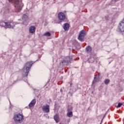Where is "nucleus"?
Returning a JSON list of instances; mask_svg holds the SVG:
<instances>
[{"label": "nucleus", "instance_id": "1", "mask_svg": "<svg viewBox=\"0 0 124 124\" xmlns=\"http://www.w3.org/2000/svg\"><path fill=\"white\" fill-rule=\"evenodd\" d=\"M10 2L14 3L16 8V12H20L24 6V4L19 0H8Z\"/></svg>", "mask_w": 124, "mask_h": 124}, {"label": "nucleus", "instance_id": "2", "mask_svg": "<svg viewBox=\"0 0 124 124\" xmlns=\"http://www.w3.org/2000/svg\"><path fill=\"white\" fill-rule=\"evenodd\" d=\"M32 64H33V62L31 61L27 62L25 63V66H24V68L26 69V77H28V74L30 72L31 70V66H32Z\"/></svg>", "mask_w": 124, "mask_h": 124}, {"label": "nucleus", "instance_id": "3", "mask_svg": "<svg viewBox=\"0 0 124 124\" xmlns=\"http://www.w3.org/2000/svg\"><path fill=\"white\" fill-rule=\"evenodd\" d=\"M14 120L17 123H23L24 122V115L20 113L16 114L15 115Z\"/></svg>", "mask_w": 124, "mask_h": 124}, {"label": "nucleus", "instance_id": "4", "mask_svg": "<svg viewBox=\"0 0 124 124\" xmlns=\"http://www.w3.org/2000/svg\"><path fill=\"white\" fill-rule=\"evenodd\" d=\"M86 33L84 30L80 31L78 37V40H80V41H83V39H84V38L86 36Z\"/></svg>", "mask_w": 124, "mask_h": 124}, {"label": "nucleus", "instance_id": "5", "mask_svg": "<svg viewBox=\"0 0 124 124\" xmlns=\"http://www.w3.org/2000/svg\"><path fill=\"white\" fill-rule=\"evenodd\" d=\"M58 19L60 21H64L66 19V16L63 12H60L58 14Z\"/></svg>", "mask_w": 124, "mask_h": 124}, {"label": "nucleus", "instance_id": "6", "mask_svg": "<svg viewBox=\"0 0 124 124\" xmlns=\"http://www.w3.org/2000/svg\"><path fill=\"white\" fill-rule=\"evenodd\" d=\"M118 29L120 31H124V18L121 21V22L119 23V25L118 26Z\"/></svg>", "mask_w": 124, "mask_h": 124}, {"label": "nucleus", "instance_id": "7", "mask_svg": "<svg viewBox=\"0 0 124 124\" xmlns=\"http://www.w3.org/2000/svg\"><path fill=\"white\" fill-rule=\"evenodd\" d=\"M42 110L45 113H49L50 112V106L46 105L42 107Z\"/></svg>", "mask_w": 124, "mask_h": 124}, {"label": "nucleus", "instance_id": "8", "mask_svg": "<svg viewBox=\"0 0 124 124\" xmlns=\"http://www.w3.org/2000/svg\"><path fill=\"white\" fill-rule=\"evenodd\" d=\"M13 22H6V25L5 26V28L6 29H11V28H13L14 27V25H13Z\"/></svg>", "mask_w": 124, "mask_h": 124}, {"label": "nucleus", "instance_id": "9", "mask_svg": "<svg viewBox=\"0 0 124 124\" xmlns=\"http://www.w3.org/2000/svg\"><path fill=\"white\" fill-rule=\"evenodd\" d=\"M35 30H36L35 27L31 26L29 28V32L30 33H34V32H35Z\"/></svg>", "mask_w": 124, "mask_h": 124}, {"label": "nucleus", "instance_id": "10", "mask_svg": "<svg viewBox=\"0 0 124 124\" xmlns=\"http://www.w3.org/2000/svg\"><path fill=\"white\" fill-rule=\"evenodd\" d=\"M36 104V100L35 99H33L31 103L29 105V107L30 108H31V107H33L34 105Z\"/></svg>", "mask_w": 124, "mask_h": 124}, {"label": "nucleus", "instance_id": "11", "mask_svg": "<svg viewBox=\"0 0 124 124\" xmlns=\"http://www.w3.org/2000/svg\"><path fill=\"white\" fill-rule=\"evenodd\" d=\"M72 110V108H69V107H68V113H67V117H69V118H71V117H72L73 116V113L72 111H70Z\"/></svg>", "mask_w": 124, "mask_h": 124}, {"label": "nucleus", "instance_id": "12", "mask_svg": "<svg viewBox=\"0 0 124 124\" xmlns=\"http://www.w3.org/2000/svg\"><path fill=\"white\" fill-rule=\"evenodd\" d=\"M69 24L67 23H65L63 24V28L64 31H68L69 30Z\"/></svg>", "mask_w": 124, "mask_h": 124}, {"label": "nucleus", "instance_id": "13", "mask_svg": "<svg viewBox=\"0 0 124 124\" xmlns=\"http://www.w3.org/2000/svg\"><path fill=\"white\" fill-rule=\"evenodd\" d=\"M86 50L87 54H89V53L92 52V50H93V49L92 48V47L91 46H88L87 47H86Z\"/></svg>", "mask_w": 124, "mask_h": 124}, {"label": "nucleus", "instance_id": "14", "mask_svg": "<svg viewBox=\"0 0 124 124\" xmlns=\"http://www.w3.org/2000/svg\"><path fill=\"white\" fill-rule=\"evenodd\" d=\"M69 60V57H66L65 60L62 62V63H69V62H70V60Z\"/></svg>", "mask_w": 124, "mask_h": 124}, {"label": "nucleus", "instance_id": "15", "mask_svg": "<svg viewBox=\"0 0 124 124\" xmlns=\"http://www.w3.org/2000/svg\"><path fill=\"white\" fill-rule=\"evenodd\" d=\"M54 119L56 123H59V115L58 114L54 115Z\"/></svg>", "mask_w": 124, "mask_h": 124}, {"label": "nucleus", "instance_id": "16", "mask_svg": "<svg viewBox=\"0 0 124 124\" xmlns=\"http://www.w3.org/2000/svg\"><path fill=\"white\" fill-rule=\"evenodd\" d=\"M6 25V22L4 21L0 22V26H1V27H4V28H5Z\"/></svg>", "mask_w": 124, "mask_h": 124}, {"label": "nucleus", "instance_id": "17", "mask_svg": "<svg viewBox=\"0 0 124 124\" xmlns=\"http://www.w3.org/2000/svg\"><path fill=\"white\" fill-rule=\"evenodd\" d=\"M96 82H98V78H96L95 76L94 78V80L93 81V84H95Z\"/></svg>", "mask_w": 124, "mask_h": 124}, {"label": "nucleus", "instance_id": "18", "mask_svg": "<svg viewBox=\"0 0 124 124\" xmlns=\"http://www.w3.org/2000/svg\"><path fill=\"white\" fill-rule=\"evenodd\" d=\"M44 35L45 36H51V33H50V32H46L44 34Z\"/></svg>", "mask_w": 124, "mask_h": 124}, {"label": "nucleus", "instance_id": "19", "mask_svg": "<svg viewBox=\"0 0 124 124\" xmlns=\"http://www.w3.org/2000/svg\"><path fill=\"white\" fill-rule=\"evenodd\" d=\"M109 83H110V79H107L105 80V85H108V84H109Z\"/></svg>", "mask_w": 124, "mask_h": 124}, {"label": "nucleus", "instance_id": "20", "mask_svg": "<svg viewBox=\"0 0 124 124\" xmlns=\"http://www.w3.org/2000/svg\"><path fill=\"white\" fill-rule=\"evenodd\" d=\"M27 18H28V16L27 15L24 14V15H23V16H22L23 20H25Z\"/></svg>", "mask_w": 124, "mask_h": 124}, {"label": "nucleus", "instance_id": "21", "mask_svg": "<svg viewBox=\"0 0 124 124\" xmlns=\"http://www.w3.org/2000/svg\"><path fill=\"white\" fill-rule=\"evenodd\" d=\"M123 103H118V106H117V108H120V107H122V105H123Z\"/></svg>", "mask_w": 124, "mask_h": 124}]
</instances>
